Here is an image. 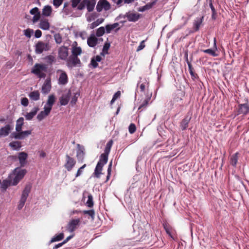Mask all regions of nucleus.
I'll list each match as a JSON object with an SVG mask.
<instances>
[{
	"mask_svg": "<svg viewBox=\"0 0 249 249\" xmlns=\"http://www.w3.org/2000/svg\"><path fill=\"white\" fill-rule=\"evenodd\" d=\"M52 12V8L50 5H46L45 6L42 12V14L43 16L45 17H49L51 15Z\"/></svg>",
	"mask_w": 249,
	"mask_h": 249,
	"instance_id": "33",
	"label": "nucleus"
},
{
	"mask_svg": "<svg viewBox=\"0 0 249 249\" xmlns=\"http://www.w3.org/2000/svg\"><path fill=\"white\" fill-rule=\"evenodd\" d=\"M51 49L48 42L38 41L35 46V52L36 54H40L44 51H48Z\"/></svg>",
	"mask_w": 249,
	"mask_h": 249,
	"instance_id": "6",
	"label": "nucleus"
},
{
	"mask_svg": "<svg viewBox=\"0 0 249 249\" xmlns=\"http://www.w3.org/2000/svg\"><path fill=\"white\" fill-rule=\"evenodd\" d=\"M29 97L31 100L36 101L40 99V93L38 90L31 91L28 94Z\"/></svg>",
	"mask_w": 249,
	"mask_h": 249,
	"instance_id": "29",
	"label": "nucleus"
},
{
	"mask_svg": "<svg viewBox=\"0 0 249 249\" xmlns=\"http://www.w3.org/2000/svg\"><path fill=\"white\" fill-rule=\"evenodd\" d=\"M64 238L63 233H60L58 235H56L53 238H52L51 242H54L56 241H59L63 239Z\"/></svg>",
	"mask_w": 249,
	"mask_h": 249,
	"instance_id": "40",
	"label": "nucleus"
},
{
	"mask_svg": "<svg viewBox=\"0 0 249 249\" xmlns=\"http://www.w3.org/2000/svg\"><path fill=\"white\" fill-rule=\"evenodd\" d=\"M109 47H110V43H107V42L105 43L103 46V51L104 53H107Z\"/></svg>",
	"mask_w": 249,
	"mask_h": 249,
	"instance_id": "61",
	"label": "nucleus"
},
{
	"mask_svg": "<svg viewBox=\"0 0 249 249\" xmlns=\"http://www.w3.org/2000/svg\"><path fill=\"white\" fill-rule=\"evenodd\" d=\"M144 81H145L142 82L140 86L141 92H144L145 90L146 87H148L149 82L146 79H145Z\"/></svg>",
	"mask_w": 249,
	"mask_h": 249,
	"instance_id": "44",
	"label": "nucleus"
},
{
	"mask_svg": "<svg viewBox=\"0 0 249 249\" xmlns=\"http://www.w3.org/2000/svg\"><path fill=\"white\" fill-rule=\"evenodd\" d=\"M11 176H8V178L3 180L1 183L0 188L3 191L6 189L10 186H13V181L11 179Z\"/></svg>",
	"mask_w": 249,
	"mask_h": 249,
	"instance_id": "21",
	"label": "nucleus"
},
{
	"mask_svg": "<svg viewBox=\"0 0 249 249\" xmlns=\"http://www.w3.org/2000/svg\"><path fill=\"white\" fill-rule=\"evenodd\" d=\"M136 130V126L133 124H131L129 126V132L131 134H133Z\"/></svg>",
	"mask_w": 249,
	"mask_h": 249,
	"instance_id": "53",
	"label": "nucleus"
},
{
	"mask_svg": "<svg viewBox=\"0 0 249 249\" xmlns=\"http://www.w3.org/2000/svg\"><path fill=\"white\" fill-rule=\"evenodd\" d=\"M39 28L44 30H49L50 23L47 19H41L39 23Z\"/></svg>",
	"mask_w": 249,
	"mask_h": 249,
	"instance_id": "32",
	"label": "nucleus"
},
{
	"mask_svg": "<svg viewBox=\"0 0 249 249\" xmlns=\"http://www.w3.org/2000/svg\"><path fill=\"white\" fill-rule=\"evenodd\" d=\"M55 99L56 98L54 94L50 95L44 107L52 110V107L55 102Z\"/></svg>",
	"mask_w": 249,
	"mask_h": 249,
	"instance_id": "22",
	"label": "nucleus"
},
{
	"mask_svg": "<svg viewBox=\"0 0 249 249\" xmlns=\"http://www.w3.org/2000/svg\"><path fill=\"white\" fill-rule=\"evenodd\" d=\"M32 133L31 130L26 131H20L18 132H14L11 133L10 137L16 140H23L28 137Z\"/></svg>",
	"mask_w": 249,
	"mask_h": 249,
	"instance_id": "9",
	"label": "nucleus"
},
{
	"mask_svg": "<svg viewBox=\"0 0 249 249\" xmlns=\"http://www.w3.org/2000/svg\"><path fill=\"white\" fill-rule=\"evenodd\" d=\"M95 3L96 1L95 0H83L78 6V10H82L86 6L88 11L91 12L94 9Z\"/></svg>",
	"mask_w": 249,
	"mask_h": 249,
	"instance_id": "8",
	"label": "nucleus"
},
{
	"mask_svg": "<svg viewBox=\"0 0 249 249\" xmlns=\"http://www.w3.org/2000/svg\"><path fill=\"white\" fill-rule=\"evenodd\" d=\"M31 188L32 186L31 184H27L22 192L21 196L18 205V209L19 210H21L24 206L26 200L29 196V194L31 192Z\"/></svg>",
	"mask_w": 249,
	"mask_h": 249,
	"instance_id": "4",
	"label": "nucleus"
},
{
	"mask_svg": "<svg viewBox=\"0 0 249 249\" xmlns=\"http://www.w3.org/2000/svg\"><path fill=\"white\" fill-rule=\"evenodd\" d=\"M82 53V49L80 47L71 48V55L78 57Z\"/></svg>",
	"mask_w": 249,
	"mask_h": 249,
	"instance_id": "36",
	"label": "nucleus"
},
{
	"mask_svg": "<svg viewBox=\"0 0 249 249\" xmlns=\"http://www.w3.org/2000/svg\"><path fill=\"white\" fill-rule=\"evenodd\" d=\"M47 70L46 65L43 64H36L32 68L31 72L37 75L39 78H44L45 77V72Z\"/></svg>",
	"mask_w": 249,
	"mask_h": 249,
	"instance_id": "5",
	"label": "nucleus"
},
{
	"mask_svg": "<svg viewBox=\"0 0 249 249\" xmlns=\"http://www.w3.org/2000/svg\"><path fill=\"white\" fill-rule=\"evenodd\" d=\"M190 115H186L185 117L182 120L180 126L182 130H185L188 127L189 123L190 121L191 117Z\"/></svg>",
	"mask_w": 249,
	"mask_h": 249,
	"instance_id": "23",
	"label": "nucleus"
},
{
	"mask_svg": "<svg viewBox=\"0 0 249 249\" xmlns=\"http://www.w3.org/2000/svg\"><path fill=\"white\" fill-rule=\"evenodd\" d=\"M108 156V155L105 153H104L101 155L99 160L96 165L94 172L95 176L96 178H100V175L102 174L103 167L104 165L106 164L107 162Z\"/></svg>",
	"mask_w": 249,
	"mask_h": 249,
	"instance_id": "2",
	"label": "nucleus"
},
{
	"mask_svg": "<svg viewBox=\"0 0 249 249\" xmlns=\"http://www.w3.org/2000/svg\"><path fill=\"white\" fill-rule=\"evenodd\" d=\"M249 113V104H240L238 106L237 115H246Z\"/></svg>",
	"mask_w": 249,
	"mask_h": 249,
	"instance_id": "13",
	"label": "nucleus"
},
{
	"mask_svg": "<svg viewBox=\"0 0 249 249\" xmlns=\"http://www.w3.org/2000/svg\"><path fill=\"white\" fill-rule=\"evenodd\" d=\"M203 52L205 53H208L213 56H217V54L215 53V51L211 49L204 50H203Z\"/></svg>",
	"mask_w": 249,
	"mask_h": 249,
	"instance_id": "48",
	"label": "nucleus"
},
{
	"mask_svg": "<svg viewBox=\"0 0 249 249\" xmlns=\"http://www.w3.org/2000/svg\"><path fill=\"white\" fill-rule=\"evenodd\" d=\"M78 35L82 39H85L87 37V34L85 31L80 32Z\"/></svg>",
	"mask_w": 249,
	"mask_h": 249,
	"instance_id": "58",
	"label": "nucleus"
},
{
	"mask_svg": "<svg viewBox=\"0 0 249 249\" xmlns=\"http://www.w3.org/2000/svg\"><path fill=\"white\" fill-rule=\"evenodd\" d=\"M66 157V162L64 166L68 171H70L72 170L73 167L74 166V165L76 163V161L74 160L73 158H71L68 155H67Z\"/></svg>",
	"mask_w": 249,
	"mask_h": 249,
	"instance_id": "16",
	"label": "nucleus"
},
{
	"mask_svg": "<svg viewBox=\"0 0 249 249\" xmlns=\"http://www.w3.org/2000/svg\"><path fill=\"white\" fill-rule=\"evenodd\" d=\"M27 158L28 154L24 152H21L18 153V159L20 167H24L26 165Z\"/></svg>",
	"mask_w": 249,
	"mask_h": 249,
	"instance_id": "18",
	"label": "nucleus"
},
{
	"mask_svg": "<svg viewBox=\"0 0 249 249\" xmlns=\"http://www.w3.org/2000/svg\"><path fill=\"white\" fill-rule=\"evenodd\" d=\"M80 222V219H72L69 222L67 226V230L70 232L74 231L79 225Z\"/></svg>",
	"mask_w": 249,
	"mask_h": 249,
	"instance_id": "15",
	"label": "nucleus"
},
{
	"mask_svg": "<svg viewBox=\"0 0 249 249\" xmlns=\"http://www.w3.org/2000/svg\"><path fill=\"white\" fill-rule=\"evenodd\" d=\"M9 146L14 150L18 151L21 148L22 145L20 141H12L10 142Z\"/></svg>",
	"mask_w": 249,
	"mask_h": 249,
	"instance_id": "28",
	"label": "nucleus"
},
{
	"mask_svg": "<svg viewBox=\"0 0 249 249\" xmlns=\"http://www.w3.org/2000/svg\"><path fill=\"white\" fill-rule=\"evenodd\" d=\"M96 10L100 12L104 9L108 11L110 9V4L107 0H99L96 7Z\"/></svg>",
	"mask_w": 249,
	"mask_h": 249,
	"instance_id": "11",
	"label": "nucleus"
},
{
	"mask_svg": "<svg viewBox=\"0 0 249 249\" xmlns=\"http://www.w3.org/2000/svg\"><path fill=\"white\" fill-rule=\"evenodd\" d=\"M112 141L110 140L107 143L106 147L104 150V153L108 155L109 154L110 151L111 147L112 145Z\"/></svg>",
	"mask_w": 249,
	"mask_h": 249,
	"instance_id": "42",
	"label": "nucleus"
},
{
	"mask_svg": "<svg viewBox=\"0 0 249 249\" xmlns=\"http://www.w3.org/2000/svg\"><path fill=\"white\" fill-rule=\"evenodd\" d=\"M87 205L89 207L91 208L93 206V197L91 195H89L88 197Z\"/></svg>",
	"mask_w": 249,
	"mask_h": 249,
	"instance_id": "45",
	"label": "nucleus"
},
{
	"mask_svg": "<svg viewBox=\"0 0 249 249\" xmlns=\"http://www.w3.org/2000/svg\"><path fill=\"white\" fill-rule=\"evenodd\" d=\"M104 21V19L101 18L97 19L95 21L92 22L89 25V27L90 29H93L95 27H97L99 25L102 23Z\"/></svg>",
	"mask_w": 249,
	"mask_h": 249,
	"instance_id": "34",
	"label": "nucleus"
},
{
	"mask_svg": "<svg viewBox=\"0 0 249 249\" xmlns=\"http://www.w3.org/2000/svg\"><path fill=\"white\" fill-rule=\"evenodd\" d=\"M105 28L106 33L107 34H109L112 31L117 32L120 29L119 23L118 22H116L112 24H107L105 26Z\"/></svg>",
	"mask_w": 249,
	"mask_h": 249,
	"instance_id": "17",
	"label": "nucleus"
},
{
	"mask_svg": "<svg viewBox=\"0 0 249 249\" xmlns=\"http://www.w3.org/2000/svg\"><path fill=\"white\" fill-rule=\"evenodd\" d=\"M145 40H142L139 46L138 47L137 49V51L139 52L142 50L145 47Z\"/></svg>",
	"mask_w": 249,
	"mask_h": 249,
	"instance_id": "59",
	"label": "nucleus"
},
{
	"mask_svg": "<svg viewBox=\"0 0 249 249\" xmlns=\"http://www.w3.org/2000/svg\"><path fill=\"white\" fill-rule=\"evenodd\" d=\"M55 41L57 44H60L62 41V38L60 34H56L54 35Z\"/></svg>",
	"mask_w": 249,
	"mask_h": 249,
	"instance_id": "47",
	"label": "nucleus"
},
{
	"mask_svg": "<svg viewBox=\"0 0 249 249\" xmlns=\"http://www.w3.org/2000/svg\"><path fill=\"white\" fill-rule=\"evenodd\" d=\"M63 1V0H53V4L57 8L62 4Z\"/></svg>",
	"mask_w": 249,
	"mask_h": 249,
	"instance_id": "50",
	"label": "nucleus"
},
{
	"mask_svg": "<svg viewBox=\"0 0 249 249\" xmlns=\"http://www.w3.org/2000/svg\"><path fill=\"white\" fill-rule=\"evenodd\" d=\"M30 13L31 15H35V14H40V12L39 11V9L37 7H35L30 10Z\"/></svg>",
	"mask_w": 249,
	"mask_h": 249,
	"instance_id": "56",
	"label": "nucleus"
},
{
	"mask_svg": "<svg viewBox=\"0 0 249 249\" xmlns=\"http://www.w3.org/2000/svg\"><path fill=\"white\" fill-rule=\"evenodd\" d=\"M106 33V28L103 26L97 29L96 36L98 37L102 36Z\"/></svg>",
	"mask_w": 249,
	"mask_h": 249,
	"instance_id": "39",
	"label": "nucleus"
},
{
	"mask_svg": "<svg viewBox=\"0 0 249 249\" xmlns=\"http://www.w3.org/2000/svg\"><path fill=\"white\" fill-rule=\"evenodd\" d=\"M40 18V14H35V15H34V16L33 18V19H32L33 22L34 23L37 22L39 19Z\"/></svg>",
	"mask_w": 249,
	"mask_h": 249,
	"instance_id": "62",
	"label": "nucleus"
},
{
	"mask_svg": "<svg viewBox=\"0 0 249 249\" xmlns=\"http://www.w3.org/2000/svg\"><path fill=\"white\" fill-rule=\"evenodd\" d=\"M82 1V0H71V7L73 8H77V9L78 10V6Z\"/></svg>",
	"mask_w": 249,
	"mask_h": 249,
	"instance_id": "41",
	"label": "nucleus"
},
{
	"mask_svg": "<svg viewBox=\"0 0 249 249\" xmlns=\"http://www.w3.org/2000/svg\"><path fill=\"white\" fill-rule=\"evenodd\" d=\"M39 110L38 107H34L32 111L30 112L27 113L24 116L27 120H31L34 117L36 114Z\"/></svg>",
	"mask_w": 249,
	"mask_h": 249,
	"instance_id": "24",
	"label": "nucleus"
},
{
	"mask_svg": "<svg viewBox=\"0 0 249 249\" xmlns=\"http://www.w3.org/2000/svg\"><path fill=\"white\" fill-rule=\"evenodd\" d=\"M163 227L165 229L166 233L171 237H172V229L166 224H163Z\"/></svg>",
	"mask_w": 249,
	"mask_h": 249,
	"instance_id": "49",
	"label": "nucleus"
},
{
	"mask_svg": "<svg viewBox=\"0 0 249 249\" xmlns=\"http://www.w3.org/2000/svg\"><path fill=\"white\" fill-rule=\"evenodd\" d=\"M238 161V153H236L231 156L230 163L233 166L235 167Z\"/></svg>",
	"mask_w": 249,
	"mask_h": 249,
	"instance_id": "37",
	"label": "nucleus"
},
{
	"mask_svg": "<svg viewBox=\"0 0 249 249\" xmlns=\"http://www.w3.org/2000/svg\"><path fill=\"white\" fill-rule=\"evenodd\" d=\"M141 16H142L140 14L137 13H133L129 11L126 13L124 15L120 14L115 18V20L116 21H118L121 19L122 18H124V19L126 18L128 21L130 22H135L141 18Z\"/></svg>",
	"mask_w": 249,
	"mask_h": 249,
	"instance_id": "3",
	"label": "nucleus"
},
{
	"mask_svg": "<svg viewBox=\"0 0 249 249\" xmlns=\"http://www.w3.org/2000/svg\"><path fill=\"white\" fill-rule=\"evenodd\" d=\"M51 82L50 79H46L41 87V92L44 94L49 93L51 89Z\"/></svg>",
	"mask_w": 249,
	"mask_h": 249,
	"instance_id": "19",
	"label": "nucleus"
},
{
	"mask_svg": "<svg viewBox=\"0 0 249 249\" xmlns=\"http://www.w3.org/2000/svg\"><path fill=\"white\" fill-rule=\"evenodd\" d=\"M90 64L93 68H96L98 66V62L96 61L94 58H92L91 59Z\"/></svg>",
	"mask_w": 249,
	"mask_h": 249,
	"instance_id": "57",
	"label": "nucleus"
},
{
	"mask_svg": "<svg viewBox=\"0 0 249 249\" xmlns=\"http://www.w3.org/2000/svg\"><path fill=\"white\" fill-rule=\"evenodd\" d=\"M42 35V32L40 30H37L35 31V36L36 38H39L41 37Z\"/></svg>",
	"mask_w": 249,
	"mask_h": 249,
	"instance_id": "63",
	"label": "nucleus"
},
{
	"mask_svg": "<svg viewBox=\"0 0 249 249\" xmlns=\"http://www.w3.org/2000/svg\"><path fill=\"white\" fill-rule=\"evenodd\" d=\"M203 19V17L197 18L194 23V26L195 28V31H198L199 29V27L200 26V25L201 24L202 22V20Z\"/></svg>",
	"mask_w": 249,
	"mask_h": 249,
	"instance_id": "35",
	"label": "nucleus"
},
{
	"mask_svg": "<svg viewBox=\"0 0 249 249\" xmlns=\"http://www.w3.org/2000/svg\"><path fill=\"white\" fill-rule=\"evenodd\" d=\"M82 213L84 214H88L89 216L91 217L92 219H94L95 212L93 210L83 211H82Z\"/></svg>",
	"mask_w": 249,
	"mask_h": 249,
	"instance_id": "43",
	"label": "nucleus"
},
{
	"mask_svg": "<svg viewBox=\"0 0 249 249\" xmlns=\"http://www.w3.org/2000/svg\"><path fill=\"white\" fill-rule=\"evenodd\" d=\"M111 167H112V161H111V162H110L109 165H108V169H107V180H108L109 178V177H110V174H111Z\"/></svg>",
	"mask_w": 249,
	"mask_h": 249,
	"instance_id": "60",
	"label": "nucleus"
},
{
	"mask_svg": "<svg viewBox=\"0 0 249 249\" xmlns=\"http://www.w3.org/2000/svg\"><path fill=\"white\" fill-rule=\"evenodd\" d=\"M27 171L26 169H21L20 167L16 168L12 173L9 175L11 176V178L13 181V186L17 185L23 178Z\"/></svg>",
	"mask_w": 249,
	"mask_h": 249,
	"instance_id": "1",
	"label": "nucleus"
},
{
	"mask_svg": "<svg viewBox=\"0 0 249 249\" xmlns=\"http://www.w3.org/2000/svg\"><path fill=\"white\" fill-rule=\"evenodd\" d=\"M58 82L60 84L65 85L68 83V76L65 72L63 71L60 75Z\"/></svg>",
	"mask_w": 249,
	"mask_h": 249,
	"instance_id": "30",
	"label": "nucleus"
},
{
	"mask_svg": "<svg viewBox=\"0 0 249 249\" xmlns=\"http://www.w3.org/2000/svg\"><path fill=\"white\" fill-rule=\"evenodd\" d=\"M78 150L77 151V157L78 158H83L84 155V148L83 146L80 145L79 144H77Z\"/></svg>",
	"mask_w": 249,
	"mask_h": 249,
	"instance_id": "38",
	"label": "nucleus"
},
{
	"mask_svg": "<svg viewBox=\"0 0 249 249\" xmlns=\"http://www.w3.org/2000/svg\"><path fill=\"white\" fill-rule=\"evenodd\" d=\"M86 164H84L83 166H82L77 171V173H76V176L75 177H78L79 176H80L82 172H83V169L86 167Z\"/></svg>",
	"mask_w": 249,
	"mask_h": 249,
	"instance_id": "54",
	"label": "nucleus"
},
{
	"mask_svg": "<svg viewBox=\"0 0 249 249\" xmlns=\"http://www.w3.org/2000/svg\"><path fill=\"white\" fill-rule=\"evenodd\" d=\"M156 3V0H154L151 2H149L145 5L139 8L138 11L143 12L146 10L150 9Z\"/></svg>",
	"mask_w": 249,
	"mask_h": 249,
	"instance_id": "27",
	"label": "nucleus"
},
{
	"mask_svg": "<svg viewBox=\"0 0 249 249\" xmlns=\"http://www.w3.org/2000/svg\"><path fill=\"white\" fill-rule=\"evenodd\" d=\"M151 96L152 93L147 94L145 96V97L143 100L142 99L139 102L138 110H139L140 111H142L147 107L149 104V102L151 99Z\"/></svg>",
	"mask_w": 249,
	"mask_h": 249,
	"instance_id": "14",
	"label": "nucleus"
},
{
	"mask_svg": "<svg viewBox=\"0 0 249 249\" xmlns=\"http://www.w3.org/2000/svg\"><path fill=\"white\" fill-rule=\"evenodd\" d=\"M70 94L71 93L69 91L67 94L62 95L60 98V104L61 106H65L68 104L70 100Z\"/></svg>",
	"mask_w": 249,
	"mask_h": 249,
	"instance_id": "25",
	"label": "nucleus"
},
{
	"mask_svg": "<svg viewBox=\"0 0 249 249\" xmlns=\"http://www.w3.org/2000/svg\"><path fill=\"white\" fill-rule=\"evenodd\" d=\"M28 104H29V101L27 98L24 97L21 99V104L22 106H23L24 107H27L28 105Z\"/></svg>",
	"mask_w": 249,
	"mask_h": 249,
	"instance_id": "55",
	"label": "nucleus"
},
{
	"mask_svg": "<svg viewBox=\"0 0 249 249\" xmlns=\"http://www.w3.org/2000/svg\"><path fill=\"white\" fill-rule=\"evenodd\" d=\"M66 61L67 67L70 69L80 67L81 65L80 59L78 57L72 55L68 57Z\"/></svg>",
	"mask_w": 249,
	"mask_h": 249,
	"instance_id": "7",
	"label": "nucleus"
},
{
	"mask_svg": "<svg viewBox=\"0 0 249 249\" xmlns=\"http://www.w3.org/2000/svg\"><path fill=\"white\" fill-rule=\"evenodd\" d=\"M23 124L24 118L23 117H20L17 120L16 122V131L17 132L21 131Z\"/></svg>",
	"mask_w": 249,
	"mask_h": 249,
	"instance_id": "31",
	"label": "nucleus"
},
{
	"mask_svg": "<svg viewBox=\"0 0 249 249\" xmlns=\"http://www.w3.org/2000/svg\"><path fill=\"white\" fill-rule=\"evenodd\" d=\"M14 128V124L11 121L0 128V138L7 136Z\"/></svg>",
	"mask_w": 249,
	"mask_h": 249,
	"instance_id": "10",
	"label": "nucleus"
},
{
	"mask_svg": "<svg viewBox=\"0 0 249 249\" xmlns=\"http://www.w3.org/2000/svg\"><path fill=\"white\" fill-rule=\"evenodd\" d=\"M98 39L94 35H91L87 40V43L90 47H95L97 43Z\"/></svg>",
	"mask_w": 249,
	"mask_h": 249,
	"instance_id": "26",
	"label": "nucleus"
},
{
	"mask_svg": "<svg viewBox=\"0 0 249 249\" xmlns=\"http://www.w3.org/2000/svg\"><path fill=\"white\" fill-rule=\"evenodd\" d=\"M189 72L193 80H195V79H196L198 77L197 74L195 73V72L194 71H191Z\"/></svg>",
	"mask_w": 249,
	"mask_h": 249,
	"instance_id": "64",
	"label": "nucleus"
},
{
	"mask_svg": "<svg viewBox=\"0 0 249 249\" xmlns=\"http://www.w3.org/2000/svg\"><path fill=\"white\" fill-rule=\"evenodd\" d=\"M210 7L211 9L212 12V18L213 19H215L216 18V10L213 5V3L212 2V1H210L209 3Z\"/></svg>",
	"mask_w": 249,
	"mask_h": 249,
	"instance_id": "46",
	"label": "nucleus"
},
{
	"mask_svg": "<svg viewBox=\"0 0 249 249\" xmlns=\"http://www.w3.org/2000/svg\"><path fill=\"white\" fill-rule=\"evenodd\" d=\"M24 35L27 37L30 38L32 34L33 33V30L31 29H26L24 31Z\"/></svg>",
	"mask_w": 249,
	"mask_h": 249,
	"instance_id": "52",
	"label": "nucleus"
},
{
	"mask_svg": "<svg viewBox=\"0 0 249 249\" xmlns=\"http://www.w3.org/2000/svg\"><path fill=\"white\" fill-rule=\"evenodd\" d=\"M79 95H80V93L78 92L75 93L74 95L72 97L71 100V103L72 104H76V103L77 101V98L79 96Z\"/></svg>",
	"mask_w": 249,
	"mask_h": 249,
	"instance_id": "51",
	"label": "nucleus"
},
{
	"mask_svg": "<svg viewBox=\"0 0 249 249\" xmlns=\"http://www.w3.org/2000/svg\"><path fill=\"white\" fill-rule=\"evenodd\" d=\"M43 109V110L41 111L37 115L36 118L38 121H41L48 116L51 111V109L45 107H44Z\"/></svg>",
	"mask_w": 249,
	"mask_h": 249,
	"instance_id": "20",
	"label": "nucleus"
},
{
	"mask_svg": "<svg viewBox=\"0 0 249 249\" xmlns=\"http://www.w3.org/2000/svg\"><path fill=\"white\" fill-rule=\"evenodd\" d=\"M69 49L68 48L62 46L58 49V57L61 60H66L68 58L69 55Z\"/></svg>",
	"mask_w": 249,
	"mask_h": 249,
	"instance_id": "12",
	"label": "nucleus"
}]
</instances>
